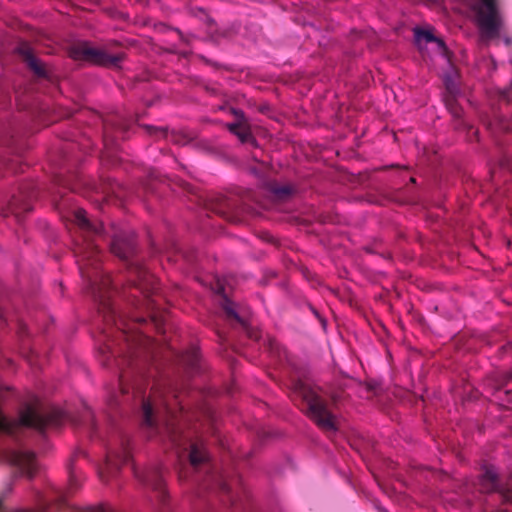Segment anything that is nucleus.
I'll list each match as a JSON object with an SVG mask.
<instances>
[{
  "label": "nucleus",
  "mask_w": 512,
  "mask_h": 512,
  "mask_svg": "<svg viewBox=\"0 0 512 512\" xmlns=\"http://www.w3.org/2000/svg\"><path fill=\"white\" fill-rule=\"evenodd\" d=\"M73 217L80 230L79 239L75 242L74 254L81 276L87 281L88 289L95 298H102V292L108 291L111 286L109 277H102L100 274V251L96 244L98 239H107L108 237L111 238V252L128 263L134 285L147 295L155 291V277L138 260L134 259L136 245L132 234L123 232L117 225L111 224L110 235L102 222H91L83 209H77Z\"/></svg>",
  "instance_id": "nucleus-1"
},
{
  "label": "nucleus",
  "mask_w": 512,
  "mask_h": 512,
  "mask_svg": "<svg viewBox=\"0 0 512 512\" xmlns=\"http://www.w3.org/2000/svg\"><path fill=\"white\" fill-rule=\"evenodd\" d=\"M148 383L143 376L136 372L134 368L128 371H123L119 378V392H113L108 397V405L111 407L117 406L120 402V397H128L130 390L132 398L141 406L142 422L148 427H153L155 424V410L160 408L165 409L170 413L166 400L159 396L153 389L148 397L145 396L146 387Z\"/></svg>",
  "instance_id": "nucleus-2"
},
{
  "label": "nucleus",
  "mask_w": 512,
  "mask_h": 512,
  "mask_svg": "<svg viewBox=\"0 0 512 512\" xmlns=\"http://www.w3.org/2000/svg\"><path fill=\"white\" fill-rule=\"evenodd\" d=\"M65 419L60 409L35 400L21 408L18 420H9L0 411V433L17 436L23 428H30L43 434L47 429L62 425Z\"/></svg>",
  "instance_id": "nucleus-3"
},
{
  "label": "nucleus",
  "mask_w": 512,
  "mask_h": 512,
  "mask_svg": "<svg viewBox=\"0 0 512 512\" xmlns=\"http://www.w3.org/2000/svg\"><path fill=\"white\" fill-rule=\"evenodd\" d=\"M291 392L295 400L302 402L306 414L318 427L327 432L336 431L335 416L328 410L326 400L320 396L316 387L302 380H293Z\"/></svg>",
  "instance_id": "nucleus-4"
},
{
  "label": "nucleus",
  "mask_w": 512,
  "mask_h": 512,
  "mask_svg": "<svg viewBox=\"0 0 512 512\" xmlns=\"http://www.w3.org/2000/svg\"><path fill=\"white\" fill-rule=\"evenodd\" d=\"M475 13L476 22L482 34L488 38L498 36L502 19L496 0H464Z\"/></svg>",
  "instance_id": "nucleus-5"
},
{
  "label": "nucleus",
  "mask_w": 512,
  "mask_h": 512,
  "mask_svg": "<svg viewBox=\"0 0 512 512\" xmlns=\"http://www.w3.org/2000/svg\"><path fill=\"white\" fill-rule=\"evenodd\" d=\"M69 56L76 61H85L104 67H118L122 62L123 54H109L102 49L92 47L87 42H77L70 46Z\"/></svg>",
  "instance_id": "nucleus-6"
},
{
  "label": "nucleus",
  "mask_w": 512,
  "mask_h": 512,
  "mask_svg": "<svg viewBox=\"0 0 512 512\" xmlns=\"http://www.w3.org/2000/svg\"><path fill=\"white\" fill-rule=\"evenodd\" d=\"M218 293L224 294V288L222 286H219ZM221 307L223 312L225 313L226 319L229 322L238 323L247 333L249 338L255 340L259 338L257 332L253 331V329L250 327L248 323L250 311L247 307L232 302L225 295H223L222 297Z\"/></svg>",
  "instance_id": "nucleus-7"
},
{
  "label": "nucleus",
  "mask_w": 512,
  "mask_h": 512,
  "mask_svg": "<svg viewBox=\"0 0 512 512\" xmlns=\"http://www.w3.org/2000/svg\"><path fill=\"white\" fill-rule=\"evenodd\" d=\"M211 210L229 222H237L244 207L234 196H219L211 203Z\"/></svg>",
  "instance_id": "nucleus-8"
},
{
  "label": "nucleus",
  "mask_w": 512,
  "mask_h": 512,
  "mask_svg": "<svg viewBox=\"0 0 512 512\" xmlns=\"http://www.w3.org/2000/svg\"><path fill=\"white\" fill-rule=\"evenodd\" d=\"M130 457V451L124 443H122L119 450H109L106 455L105 467L99 472L101 480L109 481L119 470L120 466L130 460Z\"/></svg>",
  "instance_id": "nucleus-9"
},
{
  "label": "nucleus",
  "mask_w": 512,
  "mask_h": 512,
  "mask_svg": "<svg viewBox=\"0 0 512 512\" xmlns=\"http://www.w3.org/2000/svg\"><path fill=\"white\" fill-rule=\"evenodd\" d=\"M135 476L145 485L151 487L159 493L161 498L165 496V484L161 468L158 466L150 467L143 472L137 471L134 467Z\"/></svg>",
  "instance_id": "nucleus-10"
},
{
  "label": "nucleus",
  "mask_w": 512,
  "mask_h": 512,
  "mask_svg": "<svg viewBox=\"0 0 512 512\" xmlns=\"http://www.w3.org/2000/svg\"><path fill=\"white\" fill-rule=\"evenodd\" d=\"M10 462L17 466L21 472L29 478L35 474V454L27 451H12L9 455Z\"/></svg>",
  "instance_id": "nucleus-11"
},
{
  "label": "nucleus",
  "mask_w": 512,
  "mask_h": 512,
  "mask_svg": "<svg viewBox=\"0 0 512 512\" xmlns=\"http://www.w3.org/2000/svg\"><path fill=\"white\" fill-rule=\"evenodd\" d=\"M34 196V191H21V195L19 197H12V199L8 203L7 209L1 210L2 215L4 217H7L10 213L18 215L19 213L22 212H30L32 210L31 200Z\"/></svg>",
  "instance_id": "nucleus-12"
},
{
  "label": "nucleus",
  "mask_w": 512,
  "mask_h": 512,
  "mask_svg": "<svg viewBox=\"0 0 512 512\" xmlns=\"http://www.w3.org/2000/svg\"><path fill=\"white\" fill-rule=\"evenodd\" d=\"M17 51L23 58L27 66L37 75L38 77H46V69L42 62L34 55L32 48L27 43H21Z\"/></svg>",
  "instance_id": "nucleus-13"
},
{
  "label": "nucleus",
  "mask_w": 512,
  "mask_h": 512,
  "mask_svg": "<svg viewBox=\"0 0 512 512\" xmlns=\"http://www.w3.org/2000/svg\"><path fill=\"white\" fill-rule=\"evenodd\" d=\"M499 489V479L497 473L492 468H487L480 478V490L485 493L497 491Z\"/></svg>",
  "instance_id": "nucleus-14"
},
{
  "label": "nucleus",
  "mask_w": 512,
  "mask_h": 512,
  "mask_svg": "<svg viewBox=\"0 0 512 512\" xmlns=\"http://www.w3.org/2000/svg\"><path fill=\"white\" fill-rule=\"evenodd\" d=\"M189 461L194 468L207 461V453L203 444L192 443L190 445Z\"/></svg>",
  "instance_id": "nucleus-15"
},
{
  "label": "nucleus",
  "mask_w": 512,
  "mask_h": 512,
  "mask_svg": "<svg viewBox=\"0 0 512 512\" xmlns=\"http://www.w3.org/2000/svg\"><path fill=\"white\" fill-rule=\"evenodd\" d=\"M444 103L451 115L460 119L463 114L461 106L458 104L456 96L450 86H447L446 94L444 95Z\"/></svg>",
  "instance_id": "nucleus-16"
},
{
  "label": "nucleus",
  "mask_w": 512,
  "mask_h": 512,
  "mask_svg": "<svg viewBox=\"0 0 512 512\" xmlns=\"http://www.w3.org/2000/svg\"><path fill=\"white\" fill-rule=\"evenodd\" d=\"M269 189L280 200H284L292 194V187L286 184L273 182L270 184Z\"/></svg>",
  "instance_id": "nucleus-17"
},
{
  "label": "nucleus",
  "mask_w": 512,
  "mask_h": 512,
  "mask_svg": "<svg viewBox=\"0 0 512 512\" xmlns=\"http://www.w3.org/2000/svg\"><path fill=\"white\" fill-rule=\"evenodd\" d=\"M77 426H85L91 433L96 430V423L92 412L87 408L79 421H76Z\"/></svg>",
  "instance_id": "nucleus-18"
},
{
  "label": "nucleus",
  "mask_w": 512,
  "mask_h": 512,
  "mask_svg": "<svg viewBox=\"0 0 512 512\" xmlns=\"http://www.w3.org/2000/svg\"><path fill=\"white\" fill-rule=\"evenodd\" d=\"M181 361L183 364H185L187 367L191 369H195L198 365L199 357H198V351L197 349L193 348L190 351L186 352L183 356Z\"/></svg>",
  "instance_id": "nucleus-19"
},
{
  "label": "nucleus",
  "mask_w": 512,
  "mask_h": 512,
  "mask_svg": "<svg viewBox=\"0 0 512 512\" xmlns=\"http://www.w3.org/2000/svg\"><path fill=\"white\" fill-rule=\"evenodd\" d=\"M242 143H254L255 138L253 137L247 123L245 122L242 127L235 133Z\"/></svg>",
  "instance_id": "nucleus-20"
},
{
  "label": "nucleus",
  "mask_w": 512,
  "mask_h": 512,
  "mask_svg": "<svg viewBox=\"0 0 512 512\" xmlns=\"http://www.w3.org/2000/svg\"><path fill=\"white\" fill-rule=\"evenodd\" d=\"M416 36H417L418 39L423 38L427 42H437L442 49H444V50L446 49L445 43L441 39L436 38L432 34V32H430V31H427V30H417L416 31Z\"/></svg>",
  "instance_id": "nucleus-21"
},
{
  "label": "nucleus",
  "mask_w": 512,
  "mask_h": 512,
  "mask_svg": "<svg viewBox=\"0 0 512 512\" xmlns=\"http://www.w3.org/2000/svg\"><path fill=\"white\" fill-rule=\"evenodd\" d=\"M238 29L234 25L229 27H223L219 29V36L225 39L232 38L235 34H237Z\"/></svg>",
  "instance_id": "nucleus-22"
},
{
  "label": "nucleus",
  "mask_w": 512,
  "mask_h": 512,
  "mask_svg": "<svg viewBox=\"0 0 512 512\" xmlns=\"http://www.w3.org/2000/svg\"><path fill=\"white\" fill-rule=\"evenodd\" d=\"M205 90L213 96L226 98V95L222 92L218 85H206Z\"/></svg>",
  "instance_id": "nucleus-23"
},
{
  "label": "nucleus",
  "mask_w": 512,
  "mask_h": 512,
  "mask_svg": "<svg viewBox=\"0 0 512 512\" xmlns=\"http://www.w3.org/2000/svg\"><path fill=\"white\" fill-rule=\"evenodd\" d=\"M246 121H236L234 123H229L227 124V128L229 129V131L231 133H233L235 135V133L242 127V125L245 123Z\"/></svg>",
  "instance_id": "nucleus-24"
},
{
  "label": "nucleus",
  "mask_w": 512,
  "mask_h": 512,
  "mask_svg": "<svg viewBox=\"0 0 512 512\" xmlns=\"http://www.w3.org/2000/svg\"><path fill=\"white\" fill-rule=\"evenodd\" d=\"M229 111L231 114H233L236 117L237 121H239V120L246 121L244 113L241 110L230 107Z\"/></svg>",
  "instance_id": "nucleus-25"
},
{
  "label": "nucleus",
  "mask_w": 512,
  "mask_h": 512,
  "mask_svg": "<svg viewBox=\"0 0 512 512\" xmlns=\"http://www.w3.org/2000/svg\"><path fill=\"white\" fill-rule=\"evenodd\" d=\"M511 381H512V369L503 374L501 383H502V385H506Z\"/></svg>",
  "instance_id": "nucleus-26"
},
{
  "label": "nucleus",
  "mask_w": 512,
  "mask_h": 512,
  "mask_svg": "<svg viewBox=\"0 0 512 512\" xmlns=\"http://www.w3.org/2000/svg\"><path fill=\"white\" fill-rule=\"evenodd\" d=\"M146 128L150 134H160L161 136H165V131L163 129L151 126H147Z\"/></svg>",
  "instance_id": "nucleus-27"
},
{
  "label": "nucleus",
  "mask_w": 512,
  "mask_h": 512,
  "mask_svg": "<svg viewBox=\"0 0 512 512\" xmlns=\"http://www.w3.org/2000/svg\"><path fill=\"white\" fill-rule=\"evenodd\" d=\"M195 146L200 149V150H203V151H210V146L207 142L205 141H197L195 143Z\"/></svg>",
  "instance_id": "nucleus-28"
},
{
  "label": "nucleus",
  "mask_w": 512,
  "mask_h": 512,
  "mask_svg": "<svg viewBox=\"0 0 512 512\" xmlns=\"http://www.w3.org/2000/svg\"><path fill=\"white\" fill-rule=\"evenodd\" d=\"M175 31L179 35L182 42L187 43V44L189 43V38L187 36H185L179 29H175Z\"/></svg>",
  "instance_id": "nucleus-29"
},
{
  "label": "nucleus",
  "mask_w": 512,
  "mask_h": 512,
  "mask_svg": "<svg viewBox=\"0 0 512 512\" xmlns=\"http://www.w3.org/2000/svg\"><path fill=\"white\" fill-rule=\"evenodd\" d=\"M201 59H202L206 64H208V65H211V66H214V67H217V68H218V67H220V65H219L218 63L213 62V61H211V60L207 59V58H206V57H204V56H202V57H201Z\"/></svg>",
  "instance_id": "nucleus-30"
},
{
  "label": "nucleus",
  "mask_w": 512,
  "mask_h": 512,
  "mask_svg": "<svg viewBox=\"0 0 512 512\" xmlns=\"http://www.w3.org/2000/svg\"><path fill=\"white\" fill-rule=\"evenodd\" d=\"M108 139H109L108 130H107V127H105V131H104V142H105V145H108Z\"/></svg>",
  "instance_id": "nucleus-31"
},
{
  "label": "nucleus",
  "mask_w": 512,
  "mask_h": 512,
  "mask_svg": "<svg viewBox=\"0 0 512 512\" xmlns=\"http://www.w3.org/2000/svg\"><path fill=\"white\" fill-rule=\"evenodd\" d=\"M92 512H114V511L108 510V509L103 508V507H100V508H97V509L93 510Z\"/></svg>",
  "instance_id": "nucleus-32"
},
{
  "label": "nucleus",
  "mask_w": 512,
  "mask_h": 512,
  "mask_svg": "<svg viewBox=\"0 0 512 512\" xmlns=\"http://www.w3.org/2000/svg\"><path fill=\"white\" fill-rule=\"evenodd\" d=\"M105 349L107 350V353H108V355H109V356H114V352L111 350V348H110V346H109V345H107V346L105 347Z\"/></svg>",
  "instance_id": "nucleus-33"
},
{
  "label": "nucleus",
  "mask_w": 512,
  "mask_h": 512,
  "mask_svg": "<svg viewBox=\"0 0 512 512\" xmlns=\"http://www.w3.org/2000/svg\"><path fill=\"white\" fill-rule=\"evenodd\" d=\"M410 182H411V183H415V182H416L415 178H414V177H411V178H410Z\"/></svg>",
  "instance_id": "nucleus-34"
},
{
  "label": "nucleus",
  "mask_w": 512,
  "mask_h": 512,
  "mask_svg": "<svg viewBox=\"0 0 512 512\" xmlns=\"http://www.w3.org/2000/svg\"><path fill=\"white\" fill-rule=\"evenodd\" d=\"M111 314H113V310L110 307H107Z\"/></svg>",
  "instance_id": "nucleus-35"
}]
</instances>
